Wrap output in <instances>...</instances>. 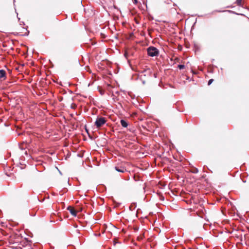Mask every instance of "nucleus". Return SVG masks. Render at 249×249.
I'll use <instances>...</instances> for the list:
<instances>
[{
	"label": "nucleus",
	"mask_w": 249,
	"mask_h": 249,
	"mask_svg": "<svg viewBox=\"0 0 249 249\" xmlns=\"http://www.w3.org/2000/svg\"><path fill=\"white\" fill-rule=\"evenodd\" d=\"M106 122L107 120L105 118L102 117H98L95 122V125L97 128H99L103 126Z\"/></svg>",
	"instance_id": "nucleus-1"
},
{
	"label": "nucleus",
	"mask_w": 249,
	"mask_h": 249,
	"mask_svg": "<svg viewBox=\"0 0 249 249\" xmlns=\"http://www.w3.org/2000/svg\"><path fill=\"white\" fill-rule=\"evenodd\" d=\"M147 53L149 56L153 57L157 56L159 54L158 50L154 47H150L147 49Z\"/></svg>",
	"instance_id": "nucleus-2"
},
{
	"label": "nucleus",
	"mask_w": 249,
	"mask_h": 249,
	"mask_svg": "<svg viewBox=\"0 0 249 249\" xmlns=\"http://www.w3.org/2000/svg\"><path fill=\"white\" fill-rule=\"evenodd\" d=\"M115 169L117 171L121 173H124L126 171V169L124 167H115Z\"/></svg>",
	"instance_id": "nucleus-3"
},
{
	"label": "nucleus",
	"mask_w": 249,
	"mask_h": 249,
	"mask_svg": "<svg viewBox=\"0 0 249 249\" xmlns=\"http://www.w3.org/2000/svg\"><path fill=\"white\" fill-rule=\"evenodd\" d=\"M68 210L70 211V213L74 216H76V211L72 207H69L68 208Z\"/></svg>",
	"instance_id": "nucleus-4"
},
{
	"label": "nucleus",
	"mask_w": 249,
	"mask_h": 249,
	"mask_svg": "<svg viewBox=\"0 0 249 249\" xmlns=\"http://www.w3.org/2000/svg\"><path fill=\"white\" fill-rule=\"evenodd\" d=\"M0 78H2L3 80L6 79V72L4 70H0Z\"/></svg>",
	"instance_id": "nucleus-5"
},
{
	"label": "nucleus",
	"mask_w": 249,
	"mask_h": 249,
	"mask_svg": "<svg viewBox=\"0 0 249 249\" xmlns=\"http://www.w3.org/2000/svg\"><path fill=\"white\" fill-rule=\"evenodd\" d=\"M121 124L122 125V126L124 127H126L128 126V123L126 121H125L124 120H121L120 121Z\"/></svg>",
	"instance_id": "nucleus-6"
},
{
	"label": "nucleus",
	"mask_w": 249,
	"mask_h": 249,
	"mask_svg": "<svg viewBox=\"0 0 249 249\" xmlns=\"http://www.w3.org/2000/svg\"><path fill=\"white\" fill-rule=\"evenodd\" d=\"M177 67L180 70H182L185 68V66L182 64H179L178 65Z\"/></svg>",
	"instance_id": "nucleus-7"
},
{
	"label": "nucleus",
	"mask_w": 249,
	"mask_h": 249,
	"mask_svg": "<svg viewBox=\"0 0 249 249\" xmlns=\"http://www.w3.org/2000/svg\"><path fill=\"white\" fill-rule=\"evenodd\" d=\"M242 0H236V3L237 5L241 6L242 4Z\"/></svg>",
	"instance_id": "nucleus-8"
},
{
	"label": "nucleus",
	"mask_w": 249,
	"mask_h": 249,
	"mask_svg": "<svg viewBox=\"0 0 249 249\" xmlns=\"http://www.w3.org/2000/svg\"><path fill=\"white\" fill-rule=\"evenodd\" d=\"M213 79H211L210 80H209V81H208V85H210L212 84V83L213 82Z\"/></svg>",
	"instance_id": "nucleus-9"
},
{
	"label": "nucleus",
	"mask_w": 249,
	"mask_h": 249,
	"mask_svg": "<svg viewBox=\"0 0 249 249\" xmlns=\"http://www.w3.org/2000/svg\"><path fill=\"white\" fill-rule=\"evenodd\" d=\"M198 172V170L197 169H196L195 171L194 172V173H197Z\"/></svg>",
	"instance_id": "nucleus-10"
},
{
	"label": "nucleus",
	"mask_w": 249,
	"mask_h": 249,
	"mask_svg": "<svg viewBox=\"0 0 249 249\" xmlns=\"http://www.w3.org/2000/svg\"><path fill=\"white\" fill-rule=\"evenodd\" d=\"M134 0V3H136L137 2V0Z\"/></svg>",
	"instance_id": "nucleus-11"
},
{
	"label": "nucleus",
	"mask_w": 249,
	"mask_h": 249,
	"mask_svg": "<svg viewBox=\"0 0 249 249\" xmlns=\"http://www.w3.org/2000/svg\"><path fill=\"white\" fill-rule=\"evenodd\" d=\"M176 60H179V59L177 58L176 59Z\"/></svg>",
	"instance_id": "nucleus-12"
},
{
	"label": "nucleus",
	"mask_w": 249,
	"mask_h": 249,
	"mask_svg": "<svg viewBox=\"0 0 249 249\" xmlns=\"http://www.w3.org/2000/svg\"><path fill=\"white\" fill-rule=\"evenodd\" d=\"M174 249H177V247H175L174 248Z\"/></svg>",
	"instance_id": "nucleus-13"
}]
</instances>
